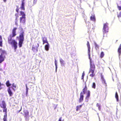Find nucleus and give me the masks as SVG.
<instances>
[{
    "instance_id": "obj_1",
    "label": "nucleus",
    "mask_w": 121,
    "mask_h": 121,
    "mask_svg": "<svg viewBox=\"0 0 121 121\" xmlns=\"http://www.w3.org/2000/svg\"><path fill=\"white\" fill-rule=\"evenodd\" d=\"M17 28L15 27L12 30V36L10 38H8V43L9 44L13 46L15 50L17 48V43L15 39H12V38L14 37L17 35L16 30Z\"/></svg>"
},
{
    "instance_id": "obj_2",
    "label": "nucleus",
    "mask_w": 121,
    "mask_h": 121,
    "mask_svg": "<svg viewBox=\"0 0 121 121\" xmlns=\"http://www.w3.org/2000/svg\"><path fill=\"white\" fill-rule=\"evenodd\" d=\"M21 30L19 33V36L17 37V38H19L18 45L20 48L22 46V44L24 40V32L22 28H21Z\"/></svg>"
},
{
    "instance_id": "obj_3",
    "label": "nucleus",
    "mask_w": 121,
    "mask_h": 121,
    "mask_svg": "<svg viewBox=\"0 0 121 121\" xmlns=\"http://www.w3.org/2000/svg\"><path fill=\"white\" fill-rule=\"evenodd\" d=\"M0 106L1 108H3V112H5L3 120L4 121H8L7 114V108H6V105L5 101H2L0 103Z\"/></svg>"
},
{
    "instance_id": "obj_4",
    "label": "nucleus",
    "mask_w": 121,
    "mask_h": 121,
    "mask_svg": "<svg viewBox=\"0 0 121 121\" xmlns=\"http://www.w3.org/2000/svg\"><path fill=\"white\" fill-rule=\"evenodd\" d=\"M6 54V52L5 51L1 50V52L0 55V63H1L4 60Z\"/></svg>"
},
{
    "instance_id": "obj_5",
    "label": "nucleus",
    "mask_w": 121,
    "mask_h": 121,
    "mask_svg": "<svg viewBox=\"0 0 121 121\" xmlns=\"http://www.w3.org/2000/svg\"><path fill=\"white\" fill-rule=\"evenodd\" d=\"M108 23H106L103 24V29L104 33H105L108 32Z\"/></svg>"
},
{
    "instance_id": "obj_6",
    "label": "nucleus",
    "mask_w": 121,
    "mask_h": 121,
    "mask_svg": "<svg viewBox=\"0 0 121 121\" xmlns=\"http://www.w3.org/2000/svg\"><path fill=\"white\" fill-rule=\"evenodd\" d=\"M95 69V65L91 61V59L90 60V72H93L94 71Z\"/></svg>"
},
{
    "instance_id": "obj_7",
    "label": "nucleus",
    "mask_w": 121,
    "mask_h": 121,
    "mask_svg": "<svg viewBox=\"0 0 121 121\" xmlns=\"http://www.w3.org/2000/svg\"><path fill=\"white\" fill-rule=\"evenodd\" d=\"M82 92H81L80 94V97L79 99V102L81 103L82 102L83 100V98L84 97V95Z\"/></svg>"
},
{
    "instance_id": "obj_8",
    "label": "nucleus",
    "mask_w": 121,
    "mask_h": 121,
    "mask_svg": "<svg viewBox=\"0 0 121 121\" xmlns=\"http://www.w3.org/2000/svg\"><path fill=\"white\" fill-rule=\"evenodd\" d=\"M26 20V17H20V23L24 24Z\"/></svg>"
},
{
    "instance_id": "obj_9",
    "label": "nucleus",
    "mask_w": 121,
    "mask_h": 121,
    "mask_svg": "<svg viewBox=\"0 0 121 121\" xmlns=\"http://www.w3.org/2000/svg\"><path fill=\"white\" fill-rule=\"evenodd\" d=\"M24 0H22V4L20 7V8L22 10H25V3Z\"/></svg>"
},
{
    "instance_id": "obj_10",
    "label": "nucleus",
    "mask_w": 121,
    "mask_h": 121,
    "mask_svg": "<svg viewBox=\"0 0 121 121\" xmlns=\"http://www.w3.org/2000/svg\"><path fill=\"white\" fill-rule=\"evenodd\" d=\"M90 95V92L89 91H88L86 93V96L85 97L86 99L88 100Z\"/></svg>"
},
{
    "instance_id": "obj_11",
    "label": "nucleus",
    "mask_w": 121,
    "mask_h": 121,
    "mask_svg": "<svg viewBox=\"0 0 121 121\" xmlns=\"http://www.w3.org/2000/svg\"><path fill=\"white\" fill-rule=\"evenodd\" d=\"M42 40L43 42V44H44L45 43H48V42L47 41V38L45 37H42Z\"/></svg>"
},
{
    "instance_id": "obj_12",
    "label": "nucleus",
    "mask_w": 121,
    "mask_h": 121,
    "mask_svg": "<svg viewBox=\"0 0 121 121\" xmlns=\"http://www.w3.org/2000/svg\"><path fill=\"white\" fill-rule=\"evenodd\" d=\"M24 115L25 117H27L29 115V112L26 109H24L23 111Z\"/></svg>"
},
{
    "instance_id": "obj_13",
    "label": "nucleus",
    "mask_w": 121,
    "mask_h": 121,
    "mask_svg": "<svg viewBox=\"0 0 121 121\" xmlns=\"http://www.w3.org/2000/svg\"><path fill=\"white\" fill-rule=\"evenodd\" d=\"M7 91L10 96H11L13 95V94L10 89V87H9L8 88Z\"/></svg>"
},
{
    "instance_id": "obj_14",
    "label": "nucleus",
    "mask_w": 121,
    "mask_h": 121,
    "mask_svg": "<svg viewBox=\"0 0 121 121\" xmlns=\"http://www.w3.org/2000/svg\"><path fill=\"white\" fill-rule=\"evenodd\" d=\"M87 90V88L86 83H85V85L84 87L82 89V91L81 92H82L83 94H85V93L86 91Z\"/></svg>"
},
{
    "instance_id": "obj_15",
    "label": "nucleus",
    "mask_w": 121,
    "mask_h": 121,
    "mask_svg": "<svg viewBox=\"0 0 121 121\" xmlns=\"http://www.w3.org/2000/svg\"><path fill=\"white\" fill-rule=\"evenodd\" d=\"M117 51L119 56H120L121 54V44L120 45L118 48Z\"/></svg>"
},
{
    "instance_id": "obj_16",
    "label": "nucleus",
    "mask_w": 121,
    "mask_h": 121,
    "mask_svg": "<svg viewBox=\"0 0 121 121\" xmlns=\"http://www.w3.org/2000/svg\"><path fill=\"white\" fill-rule=\"evenodd\" d=\"M49 45L48 43L47 44L44 46V48L45 50L47 51H48L49 50Z\"/></svg>"
},
{
    "instance_id": "obj_17",
    "label": "nucleus",
    "mask_w": 121,
    "mask_h": 121,
    "mask_svg": "<svg viewBox=\"0 0 121 121\" xmlns=\"http://www.w3.org/2000/svg\"><path fill=\"white\" fill-rule=\"evenodd\" d=\"M90 19L91 20L95 21L96 20L95 15L94 14L92 15L90 17Z\"/></svg>"
},
{
    "instance_id": "obj_18",
    "label": "nucleus",
    "mask_w": 121,
    "mask_h": 121,
    "mask_svg": "<svg viewBox=\"0 0 121 121\" xmlns=\"http://www.w3.org/2000/svg\"><path fill=\"white\" fill-rule=\"evenodd\" d=\"M7 86L8 87H9V86L11 85V84L10 83L9 80H7L5 83Z\"/></svg>"
},
{
    "instance_id": "obj_19",
    "label": "nucleus",
    "mask_w": 121,
    "mask_h": 121,
    "mask_svg": "<svg viewBox=\"0 0 121 121\" xmlns=\"http://www.w3.org/2000/svg\"><path fill=\"white\" fill-rule=\"evenodd\" d=\"M95 45V48L96 50H98L99 48V46L95 42L94 43Z\"/></svg>"
},
{
    "instance_id": "obj_20",
    "label": "nucleus",
    "mask_w": 121,
    "mask_h": 121,
    "mask_svg": "<svg viewBox=\"0 0 121 121\" xmlns=\"http://www.w3.org/2000/svg\"><path fill=\"white\" fill-rule=\"evenodd\" d=\"M88 48V56L89 57V58L91 60V58L90 57V49L91 48Z\"/></svg>"
},
{
    "instance_id": "obj_21",
    "label": "nucleus",
    "mask_w": 121,
    "mask_h": 121,
    "mask_svg": "<svg viewBox=\"0 0 121 121\" xmlns=\"http://www.w3.org/2000/svg\"><path fill=\"white\" fill-rule=\"evenodd\" d=\"M94 71H93V72H90V70H89V73H91V74H90V76L92 77H93L95 75V74L94 73Z\"/></svg>"
},
{
    "instance_id": "obj_22",
    "label": "nucleus",
    "mask_w": 121,
    "mask_h": 121,
    "mask_svg": "<svg viewBox=\"0 0 121 121\" xmlns=\"http://www.w3.org/2000/svg\"><path fill=\"white\" fill-rule=\"evenodd\" d=\"M20 15L22 16L21 17H26V15L24 12L22 11H20Z\"/></svg>"
},
{
    "instance_id": "obj_23",
    "label": "nucleus",
    "mask_w": 121,
    "mask_h": 121,
    "mask_svg": "<svg viewBox=\"0 0 121 121\" xmlns=\"http://www.w3.org/2000/svg\"><path fill=\"white\" fill-rule=\"evenodd\" d=\"M82 106V105H79L78 106L76 107V111H78L79 109H80Z\"/></svg>"
},
{
    "instance_id": "obj_24",
    "label": "nucleus",
    "mask_w": 121,
    "mask_h": 121,
    "mask_svg": "<svg viewBox=\"0 0 121 121\" xmlns=\"http://www.w3.org/2000/svg\"><path fill=\"white\" fill-rule=\"evenodd\" d=\"M0 46H2V40L1 36L0 35Z\"/></svg>"
},
{
    "instance_id": "obj_25",
    "label": "nucleus",
    "mask_w": 121,
    "mask_h": 121,
    "mask_svg": "<svg viewBox=\"0 0 121 121\" xmlns=\"http://www.w3.org/2000/svg\"><path fill=\"white\" fill-rule=\"evenodd\" d=\"M115 97L117 101L118 102L119 101L118 96L117 93V92H116L115 93Z\"/></svg>"
},
{
    "instance_id": "obj_26",
    "label": "nucleus",
    "mask_w": 121,
    "mask_h": 121,
    "mask_svg": "<svg viewBox=\"0 0 121 121\" xmlns=\"http://www.w3.org/2000/svg\"><path fill=\"white\" fill-rule=\"evenodd\" d=\"M101 79H102V82L103 83H104L106 86H107L106 83V82L105 81L104 78H103V77H101Z\"/></svg>"
},
{
    "instance_id": "obj_27",
    "label": "nucleus",
    "mask_w": 121,
    "mask_h": 121,
    "mask_svg": "<svg viewBox=\"0 0 121 121\" xmlns=\"http://www.w3.org/2000/svg\"><path fill=\"white\" fill-rule=\"evenodd\" d=\"M104 52H101L100 55V58H102L104 56Z\"/></svg>"
},
{
    "instance_id": "obj_28",
    "label": "nucleus",
    "mask_w": 121,
    "mask_h": 121,
    "mask_svg": "<svg viewBox=\"0 0 121 121\" xmlns=\"http://www.w3.org/2000/svg\"><path fill=\"white\" fill-rule=\"evenodd\" d=\"M12 88L13 89L14 91H15V90L14 88H16V85L14 83H13L12 84Z\"/></svg>"
},
{
    "instance_id": "obj_29",
    "label": "nucleus",
    "mask_w": 121,
    "mask_h": 121,
    "mask_svg": "<svg viewBox=\"0 0 121 121\" xmlns=\"http://www.w3.org/2000/svg\"><path fill=\"white\" fill-rule=\"evenodd\" d=\"M96 106L98 107L99 110H100L101 109V106L100 104L98 103H97L96 104Z\"/></svg>"
},
{
    "instance_id": "obj_30",
    "label": "nucleus",
    "mask_w": 121,
    "mask_h": 121,
    "mask_svg": "<svg viewBox=\"0 0 121 121\" xmlns=\"http://www.w3.org/2000/svg\"><path fill=\"white\" fill-rule=\"evenodd\" d=\"M60 62L61 64H64V61L62 59H61L60 60Z\"/></svg>"
},
{
    "instance_id": "obj_31",
    "label": "nucleus",
    "mask_w": 121,
    "mask_h": 121,
    "mask_svg": "<svg viewBox=\"0 0 121 121\" xmlns=\"http://www.w3.org/2000/svg\"><path fill=\"white\" fill-rule=\"evenodd\" d=\"M117 8L119 10H121V6H119L118 5V4H117Z\"/></svg>"
},
{
    "instance_id": "obj_32",
    "label": "nucleus",
    "mask_w": 121,
    "mask_h": 121,
    "mask_svg": "<svg viewBox=\"0 0 121 121\" xmlns=\"http://www.w3.org/2000/svg\"><path fill=\"white\" fill-rule=\"evenodd\" d=\"M92 88L94 89H95V84L94 82H93V83L92 85Z\"/></svg>"
},
{
    "instance_id": "obj_33",
    "label": "nucleus",
    "mask_w": 121,
    "mask_h": 121,
    "mask_svg": "<svg viewBox=\"0 0 121 121\" xmlns=\"http://www.w3.org/2000/svg\"><path fill=\"white\" fill-rule=\"evenodd\" d=\"M16 7H17V8L16 10V11L18 13V11H19V9L18 8V6L17 5V6H16Z\"/></svg>"
},
{
    "instance_id": "obj_34",
    "label": "nucleus",
    "mask_w": 121,
    "mask_h": 121,
    "mask_svg": "<svg viewBox=\"0 0 121 121\" xmlns=\"http://www.w3.org/2000/svg\"><path fill=\"white\" fill-rule=\"evenodd\" d=\"M26 93H28V88L27 87V85L26 84Z\"/></svg>"
},
{
    "instance_id": "obj_35",
    "label": "nucleus",
    "mask_w": 121,
    "mask_h": 121,
    "mask_svg": "<svg viewBox=\"0 0 121 121\" xmlns=\"http://www.w3.org/2000/svg\"><path fill=\"white\" fill-rule=\"evenodd\" d=\"M87 45L88 47V48H90V45L89 43V42L88 41L87 42Z\"/></svg>"
},
{
    "instance_id": "obj_36",
    "label": "nucleus",
    "mask_w": 121,
    "mask_h": 121,
    "mask_svg": "<svg viewBox=\"0 0 121 121\" xmlns=\"http://www.w3.org/2000/svg\"><path fill=\"white\" fill-rule=\"evenodd\" d=\"M117 17L118 18L121 17V11H120L119 13V14L118 15Z\"/></svg>"
},
{
    "instance_id": "obj_37",
    "label": "nucleus",
    "mask_w": 121,
    "mask_h": 121,
    "mask_svg": "<svg viewBox=\"0 0 121 121\" xmlns=\"http://www.w3.org/2000/svg\"><path fill=\"white\" fill-rule=\"evenodd\" d=\"M85 75V74L84 73V72L82 73V79H83Z\"/></svg>"
},
{
    "instance_id": "obj_38",
    "label": "nucleus",
    "mask_w": 121,
    "mask_h": 121,
    "mask_svg": "<svg viewBox=\"0 0 121 121\" xmlns=\"http://www.w3.org/2000/svg\"><path fill=\"white\" fill-rule=\"evenodd\" d=\"M4 85L3 84H1L0 82V90L2 89V88L1 87V86L2 85Z\"/></svg>"
},
{
    "instance_id": "obj_39",
    "label": "nucleus",
    "mask_w": 121,
    "mask_h": 121,
    "mask_svg": "<svg viewBox=\"0 0 121 121\" xmlns=\"http://www.w3.org/2000/svg\"><path fill=\"white\" fill-rule=\"evenodd\" d=\"M62 117H60L58 120V121H63V120H62Z\"/></svg>"
},
{
    "instance_id": "obj_40",
    "label": "nucleus",
    "mask_w": 121,
    "mask_h": 121,
    "mask_svg": "<svg viewBox=\"0 0 121 121\" xmlns=\"http://www.w3.org/2000/svg\"><path fill=\"white\" fill-rule=\"evenodd\" d=\"M15 16L16 17H18V14L17 13H15Z\"/></svg>"
},
{
    "instance_id": "obj_41",
    "label": "nucleus",
    "mask_w": 121,
    "mask_h": 121,
    "mask_svg": "<svg viewBox=\"0 0 121 121\" xmlns=\"http://www.w3.org/2000/svg\"><path fill=\"white\" fill-rule=\"evenodd\" d=\"M17 22L18 21H15V25L16 26H17L18 25V24L17 23Z\"/></svg>"
},
{
    "instance_id": "obj_42",
    "label": "nucleus",
    "mask_w": 121,
    "mask_h": 121,
    "mask_svg": "<svg viewBox=\"0 0 121 121\" xmlns=\"http://www.w3.org/2000/svg\"><path fill=\"white\" fill-rule=\"evenodd\" d=\"M55 65H56V68H57V63H56V60H55Z\"/></svg>"
},
{
    "instance_id": "obj_43",
    "label": "nucleus",
    "mask_w": 121,
    "mask_h": 121,
    "mask_svg": "<svg viewBox=\"0 0 121 121\" xmlns=\"http://www.w3.org/2000/svg\"><path fill=\"white\" fill-rule=\"evenodd\" d=\"M22 107H21L20 110H19L18 111H17V113H18L20 111H21V110H22Z\"/></svg>"
},
{
    "instance_id": "obj_44",
    "label": "nucleus",
    "mask_w": 121,
    "mask_h": 121,
    "mask_svg": "<svg viewBox=\"0 0 121 121\" xmlns=\"http://www.w3.org/2000/svg\"><path fill=\"white\" fill-rule=\"evenodd\" d=\"M35 47H32V50L34 51H35Z\"/></svg>"
},
{
    "instance_id": "obj_45",
    "label": "nucleus",
    "mask_w": 121,
    "mask_h": 121,
    "mask_svg": "<svg viewBox=\"0 0 121 121\" xmlns=\"http://www.w3.org/2000/svg\"><path fill=\"white\" fill-rule=\"evenodd\" d=\"M18 17H16L15 19V21H18Z\"/></svg>"
},
{
    "instance_id": "obj_46",
    "label": "nucleus",
    "mask_w": 121,
    "mask_h": 121,
    "mask_svg": "<svg viewBox=\"0 0 121 121\" xmlns=\"http://www.w3.org/2000/svg\"><path fill=\"white\" fill-rule=\"evenodd\" d=\"M3 0V1L4 2H5L7 0Z\"/></svg>"
},
{
    "instance_id": "obj_47",
    "label": "nucleus",
    "mask_w": 121,
    "mask_h": 121,
    "mask_svg": "<svg viewBox=\"0 0 121 121\" xmlns=\"http://www.w3.org/2000/svg\"><path fill=\"white\" fill-rule=\"evenodd\" d=\"M2 50V48L0 49V50L1 51Z\"/></svg>"
},
{
    "instance_id": "obj_48",
    "label": "nucleus",
    "mask_w": 121,
    "mask_h": 121,
    "mask_svg": "<svg viewBox=\"0 0 121 121\" xmlns=\"http://www.w3.org/2000/svg\"><path fill=\"white\" fill-rule=\"evenodd\" d=\"M0 112H2V110H0Z\"/></svg>"
},
{
    "instance_id": "obj_49",
    "label": "nucleus",
    "mask_w": 121,
    "mask_h": 121,
    "mask_svg": "<svg viewBox=\"0 0 121 121\" xmlns=\"http://www.w3.org/2000/svg\"><path fill=\"white\" fill-rule=\"evenodd\" d=\"M38 46H39V44L38 43Z\"/></svg>"
}]
</instances>
